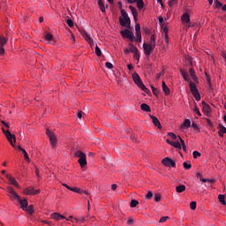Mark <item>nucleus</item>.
Instances as JSON below:
<instances>
[{
	"mask_svg": "<svg viewBox=\"0 0 226 226\" xmlns=\"http://www.w3.org/2000/svg\"><path fill=\"white\" fill-rule=\"evenodd\" d=\"M155 47H156V36L154 34H152L150 36L149 43L147 42L143 43V50L147 57H149L151 54H153Z\"/></svg>",
	"mask_w": 226,
	"mask_h": 226,
	"instance_id": "f257e3e1",
	"label": "nucleus"
},
{
	"mask_svg": "<svg viewBox=\"0 0 226 226\" xmlns=\"http://www.w3.org/2000/svg\"><path fill=\"white\" fill-rule=\"evenodd\" d=\"M74 155L79 158L78 162L79 163L81 169H84L87 165V159L84 152L78 150L75 152Z\"/></svg>",
	"mask_w": 226,
	"mask_h": 226,
	"instance_id": "f03ea898",
	"label": "nucleus"
},
{
	"mask_svg": "<svg viewBox=\"0 0 226 226\" xmlns=\"http://www.w3.org/2000/svg\"><path fill=\"white\" fill-rule=\"evenodd\" d=\"M132 79L134 80V83L139 87L140 90L144 91V93H147L149 90L146 87V85H144V82H142V79H140V76L139 73L135 72L132 74Z\"/></svg>",
	"mask_w": 226,
	"mask_h": 226,
	"instance_id": "7ed1b4c3",
	"label": "nucleus"
},
{
	"mask_svg": "<svg viewBox=\"0 0 226 226\" xmlns=\"http://www.w3.org/2000/svg\"><path fill=\"white\" fill-rule=\"evenodd\" d=\"M189 87L192 96H194L196 102H200V93H199V88L192 81H190Z\"/></svg>",
	"mask_w": 226,
	"mask_h": 226,
	"instance_id": "20e7f679",
	"label": "nucleus"
},
{
	"mask_svg": "<svg viewBox=\"0 0 226 226\" xmlns=\"http://www.w3.org/2000/svg\"><path fill=\"white\" fill-rule=\"evenodd\" d=\"M3 133L5 135L7 140H9L11 146H12V147H15V144H13V142H17V138L15 137L14 134H11V132H10L8 130L5 131L4 128H2Z\"/></svg>",
	"mask_w": 226,
	"mask_h": 226,
	"instance_id": "39448f33",
	"label": "nucleus"
},
{
	"mask_svg": "<svg viewBox=\"0 0 226 226\" xmlns=\"http://www.w3.org/2000/svg\"><path fill=\"white\" fill-rule=\"evenodd\" d=\"M79 31L80 34H82V36L86 40V41H87V43H89L90 47H94V41H93V39L91 38V36H89L88 34L86 33V30H84L82 28H79Z\"/></svg>",
	"mask_w": 226,
	"mask_h": 226,
	"instance_id": "423d86ee",
	"label": "nucleus"
},
{
	"mask_svg": "<svg viewBox=\"0 0 226 226\" xmlns=\"http://www.w3.org/2000/svg\"><path fill=\"white\" fill-rule=\"evenodd\" d=\"M46 135H48L49 142L53 147L56 146V144H57V138L56 137V134H54V132L47 129Z\"/></svg>",
	"mask_w": 226,
	"mask_h": 226,
	"instance_id": "0eeeda50",
	"label": "nucleus"
},
{
	"mask_svg": "<svg viewBox=\"0 0 226 226\" xmlns=\"http://www.w3.org/2000/svg\"><path fill=\"white\" fill-rule=\"evenodd\" d=\"M23 193L25 195H38V193H40V189L38 190H34V187L30 186V187H26Z\"/></svg>",
	"mask_w": 226,
	"mask_h": 226,
	"instance_id": "6e6552de",
	"label": "nucleus"
},
{
	"mask_svg": "<svg viewBox=\"0 0 226 226\" xmlns=\"http://www.w3.org/2000/svg\"><path fill=\"white\" fill-rule=\"evenodd\" d=\"M162 163L165 167H169V168L176 167V162H174V160L170 159V157H166V158L162 159Z\"/></svg>",
	"mask_w": 226,
	"mask_h": 226,
	"instance_id": "1a4fd4ad",
	"label": "nucleus"
},
{
	"mask_svg": "<svg viewBox=\"0 0 226 226\" xmlns=\"http://www.w3.org/2000/svg\"><path fill=\"white\" fill-rule=\"evenodd\" d=\"M121 34L122 36H124V38H128L129 40H131V41H133V40H135V35L128 29L121 31Z\"/></svg>",
	"mask_w": 226,
	"mask_h": 226,
	"instance_id": "9d476101",
	"label": "nucleus"
},
{
	"mask_svg": "<svg viewBox=\"0 0 226 226\" xmlns=\"http://www.w3.org/2000/svg\"><path fill=\"white\" fill-rule=\"evenodd\" d=\"M135 31H136V41L137 43H140V41H142V34L140 33V24H137L135 26Z\"/></svg>",
	"mask_w": 226,
	"mask_h": 226,
	"instance_id": "9b49d317",
	"label": "nucleus"
},
{
	"mask_svg": "<svg viewBox=\"0 0 226 226\" xmlns=\"http://www.w3.org/2000/svg\"><path fill=\"white\" fill-rule=\"evenodd\" d=\"M119 23L122 27H130V24H132V20L129 18V20L126 19L119 18Z\"/></svg>",
	"mask_w": 226,
	"mask_h": 226,
	"instance_id": "f8f14e48",
	"label": "nucleus"
},
{
	"mask_svg": "<svg viewBox=\"0 0 226 226\" xmlns=\"http://www.w3.org/2000/svg\"><path fill=\"white\" fill-rule=\"evenodd\" d=\"M15 200H18L19 204H20L23 211L26 210V207H27L28 205L27 200H22L20 196H19V198H16Z\"/></svg>",
	"mask_w": 226,
	"mask_h": 226,
	"instance_id": "ddd939ff",
	"label": "nucleus"
},
{
	"mask_svg": "<svg viewBox=\"0 0 226 226\" xmlns=\"http://www.w3.org/2000/svg\"><path fill=\"white\" fill-rule=\"evenodd\" d=\"M150 117L152 119V123L154 126H156V128H158L159 130H161L162 128V124L160 123V120H158V118L153 115H150Z\"/></svg>",
	"mask_w": 226,
	"mask_h": 226,
	"instance_id": "4468645a",
	"label": "nucleus"
},
{
	"mask_svg": "<svg viewBox=\"0 0 226 226\" xmlns=\"http://www.w3.org/2000/svg\"><path fill=\"white\" fill-rule=\"evenodd\" d=\"M6 177L11 185L19 188V183H17V179H15V177H11L10 174H6Z\"/></svg>",
	"mask_w": 226,
	"mask_h": 226,
	"instance_id": "2eb2a0df",
	"label": "nucleus"
},
{
	"mask_svg": "<svg viewBox=\"0 0 226 226\" xmlns=\"http://www.w3.org/2000/svg\"><path fill=\"white\" fill-rule=\"evenodd\" d=\"M202 111L205 114H209V112H211V106L206 103V102H202Z\"/></svg>",
	"mask_w": 226,
	"mask_h": 226,
	"instance_id": "dca6fc26",
	"label": "nucleus"
},
{
	"mask_svg": "<svg viewBox=\"0 0 226 226\" xmlns=\"http://www.w3.org/2000/svg\"><path fill=\"white\" fill-rule=\"evenodd\" d=\"M51 218L53 220H56V222H59V220H61V219L64 220L66 217H64V215H62L59 213H53V214H51Z\"/></svg>",
	"mask_w": 226,
	"mask_h": 226,
	"instance_id": "f3484780",
	"label": "nucleus"
},
{
	"mask_svg": "<svg viewBox=\"0 0 226 226\" xmlns=\"http://www.w3.org/2000/svg\"><path fill=\"white\" fill-rule=\"evenodd\" d=\"M162 91L164 92L166 96H169V94H170V88H169L167 84H165V81L162 82Z\"/></svg>",
	"mask_w": 226,
	"mask_h": 226,
	"instance_id": "a211bd4d",
	"label": "nucleus"
},
{
	"mask_svg": "<svg viewBox=\"0 0 226 226\" xmlns=\"http://www.w3.org/2000/svg\"><path fill=\"white\" fill-rule=\"evenodd\" d=\"M129 9L131 10V11L132 13V17H133L134 20H136L137 17H139V12H137V9L132 5L129 6Z\"/></svg>",
	"mask_w": 226,
	"mask_h": 226,
	"instance_id": "6ab92c4d",
	"label": "nucleus"
},
{
	"mask_svg": "<svg viewBox=\"0 0 226 226\" xmlns=\"http://www.w3.org/2000/svg\"><path fill=\"white\" fill-rule=\"evenodd\" d=\"M190 126H192V121H190V119H185L184 121V123L182 124L181 128L188 129V128H190Z\"/></svg>",
	"mask_w": 226,
	"mask_h": 226,
	"instance_id": "aec40b11",
	"label": "nucleus"
},
{
	"mask_svg": "<svg viewBox=\"0 0 226 226\" xmlns=\"http://www.w3.org/2000/svg\"><path fill=\"white\" fill-rule=\"evenodd\" d=\"M186 190V186L185 185H180L176 187L177 193H183Z\"/></svg>",
	"mask_w": 226,
	"mask_h": 226,
	"instance_id": "412c9836",
	"label": "nucleus"
},
{
	"mask_svg": "<svg viewBox=\"0 0 226 226\" xmlns=\"http://www.w3.org/2000/svg\"><path fill=\"white\" fill-rule=\"evenodd\" d=\"M7 190L9 192V193L11 195H14V199H19V194H17V192H15V190L13 189V187L11 186H9L7 187Z\"/></svg>",
	"mask_w": 226,
	"mask_h": 226,
	"instance_id": "4be33fe9",
	"label": "nucleus"
},
{
	"mask_svg": "<svg viewBox=\"0 0 226 226\" xmlns=\"http://www.w3.org/2000/svg\"><path fill=\"white\" fill-rule=\"evenodd\" d=\"M180 72H181V75H182L184 80L188 82V80H190V76L188 75V72L185 70H181Z\"/></svg>",
	"mask_w": 226,
	"mask_h": 226,
	"instance_id": "5701e85b",
	"label": "nucleus"
},
{
	"mask_svg": "<svg viewBox=\"0 0 226 226\" xmlns=\"http://www.w3.org/2000/svg\"><path fill=\"white\" fill-rule=\"evenodd\" d=\"M68 190H70L71 192H74V193H79V194L84 193V191H82V189H79L78 187H68Z\"/></svg>",
	"mask_w": 226,
	"mask_h": 226,
	"instance_id": "b1692460",
	"label": "nucleus"
},
{
	"mask_svg": "<svg viewBox=\"0 0 226 226\" xmlns=\"http://www.w3.org/2000/svg\"><path fill=\"white\" fill-rule=\"evenodd\" d=\"M140 109H141V110H144V112H151V108L149 107V105H147L146 103H142L140 105Z\"/></svg>",
	"mask_w": 226,
	"mask_h": 226,
	"instance_id": "393cba45",
	"label": "nucleus"
},
{
	"mask_svg": "<svg viewBox=\"0 0 226 226\" xmlns=\"http://www.w3.org/2000/svg\"><path fill=\"white\" fill-rule=\"evenodd\" d=\"M8 43V39L3 35H0V47H4Z\"/></svg>",
	"mask_w": 226,
	"mask_h": 226,
	"instance_id": "a878e982",
	"label": "nucleus"
},
{
	"mask_svg": "<svg viewBox=\"0 0 226 226\" xmlns=\"http://www.w3.org/2000/svg\"><path fill=\"white\" fill-rule=\"evenodd\" d=\"M182 22H185V24H188V22H190V15L188 13H185L182 15Z\"/></svg>",
	"mask_w": 226,
	"mask_h": 226,
	"instance_id": "bb28decb",
	"label": "nucleus"
},
{
	"mask_svg": "<svg viewBox=\"0 0 226 226\" xmlns=\"http://www.w3.org/2000/svg\"><path fill=\"white\" fill-rule=\"evenodd\" d=\"M34 205H30V206L26 207L25 208V210H23V211H27V213H29V215H33V213H34Z\"/></svg>",
	"mask_w": 226,
	"mask_h": 226,
	"instance_id": "cd10ccee",
	"label": "nucleus"
},
{
	"mask_svg": "<svg viewBox=\"0 0 226 226\" xmlns=\"http://www.w3.org/2000/svg\"><path fill=\"white\" fill-rule=\"evenodd\" d=\"M129 47H130V52H132V54H135L136 52H139V49H137V47H135L133 45V43H130L129 44Z\"/></svg>",
	"mask_w": 226,
	"mask_h": 226,
	"instance_id": "c85d7f7f",
	"label": "nucleus"
},
{
	"mask_svg": "<svg viewBox=\"0 0 226 226\" xmlns=\"http://www.w3.org/2000/svg\"><path fill=\"white\" fill-rule=\"evenodd\" d=\"M98 6L101 11L105 12V5L103 4V0H98Z\"/></svg>",
	"mask_w": 226,
	"mask_h": 226,
	"instance_id": "c756f323",
	"label": "nucleus"
},
{
	"mask_svg": "<svg viewBox=\"0 0 226 226\" xmlns=\"http://www.w3.org/2000/svg\"><path fill=\"white\" fill-rule=\"evenodd\" d=\"M218 199H219V202H221V204H222V206H226L225 195L219 194Z\"/></svg>",
	"mask_w": 226,
	"mask_h": 226,
	"instance_id": "7c9ffc66",
	"label": "nucleus"
},
{
	"mask_svg": "<svg viewBox=\"0 0 226 226\" xmlns=\"http://www.w3.org/2000/svg\"><path fill=\"white\" fill-rule=\"evenodd\" d=\"M164 34V41L166 43H169V32L167 31V27L163 29Z\"/></svg>",
	"mask_w": 226,
	"mask_h": 226,
	"instance_id": "2f4dec72",
	"label": "nucleus"
},
{
	"mask_svg": "<svg viewBox=\"0 0 226 226\" xmlns=\"http://www.w3.org/2000/svg\"><path fill=\"white\" fill-rule=\"evenodd\" d=\"M190 75L192 79V80H194V82L197 80V78L195 77V71L193 70V68H191L189 70Z\"/></svg>",
	"mask_w": 226,
	"mask_h": 226,
	"instance_id": "473e14b6",
	"label": "nucleus"
},
{
	"mask_svg": "<svg viewBox=\"0 0 226 226\" xmlns=\"http://www.w3.org/2000/svg\"><path fill=\"white\" fill-rule=\"evenodd\" d=\"M137 6L139 10H142L144 8V1L143 0H138L137 2Z\"/></svg>",
	"mask_w": 226,
	"mask_h": 226,
	"instance_id": "72a5a7b5",
	"label": "nucleus"
},
{
	"mask_svg": "<svg viewBox=\"0 0 226 226\" xmlns=\"http://www.w3.org/2000/svg\"><path fill=\"white\" fill-rule=\"evenodd\" d=\"M137 206H139V200H132L131 203H130V207H137Z\"/></svg>",
	"mask_w": 226,
	"mask_h": 226,
	"instance_id": "f704fd0d",
	"label": "nucleus"
},
{
	"mask_svg": "<svg viewBox=\"0 0 226 226\" xmlns=\"http://www.w3.org/2000/svg\"><path fill=\"white\" fill-rule=\"evenodd\" d=\"M76 223H86V217L75 218Z\"/></svg>",
	"mask_w": 226,
	"mask_h": 226,
	"instance_id": "c9c22d12",
	"label": "nucleus"
},
{
	"mask_svg": "<svg viewBox=\"0 0 226 226\" xmlns=\"http://www.w3.org/2000/svg\"><path fill=\"white\" fill-rule=\"evenodd\" d=\"M121 15L123 19H126V20H129L130 17H128V12H126L124 10H121Z\"/></svg>",
	"mask_w": 226,
	"mask_h": 226,
	"instance_id": "e433bc0d",
	"label": "nucleus"
},
{
	"mask_svg": "<svg viewBox=\"0 0 226 226\" xmlns=\"http://www.w3.org/2000/svg\"><path fill=\"white\" fill-rule=\"evenodd\" d=\"M171 146H173V147H176L177 149H181V143H179V141H173Z\"/></svg>",
	"mask_w": 226,
	"mask_h": 226,
	"instance_id": "4c0bfd02",
	"label": "nucleus"
},
{
	"mask_svg": "<svg viewBox=\"0 0 226 226\" xmlns=\"http://www.w3.org/2000/svg\"><path fill=\"white\" fill-rule=\"evenodd\" d=\"M183 167L185 169V170H190V169H192V165L186 162L183 163Z\"/></svg>",
	"mask_w": 226,
	"mask_h": 226,
	"instance_id": "58836bf2",
	"label": "nucleus"
},
{
	"mask_svg": "<svg viewBox=\"0 0 226 226\" xmlns=\"http://www.w3.org/2000/svg\"><path fill=\"white\" fill-rule=\"evenodd\" d=\"M190 208L192 209V211H195V209H197V202L196 201L191 202Z\"/></svg>",
	"mask_w": 226,
	"mask_h": 226,
	"instance_id": "ea45409f",
	"label": "nucleus"
},
{
	"mask_svg": "<svg viewBox=\"0 0 226 226\" xmlns=\"http://www.w3.org/2000/svg\"><path fill=\"white\" fill-rule=\"evenodd\" d=\"M45 40H47L48 41H52V40H54V36L51 34H47L45 35Z\"/></svg>",
	"mask_w": 226,
	"mask_h": 226,
	"instance_id": "a19ab883",
	"label": "nucleus"
},
{
	"mask_svg": "<svg viewBox=\"0 0 226 226\" xmlns=\"http://www.w3.org/2000/svg\"><path fill=\"white\" fill-rule=\"evenodd\" d=\"M192 155H193V158H194V159H197V158L202 156V154H200V152H199V151H194V152L192 153Z\"/></svg>",
	"mask_w": 226,
	"mask_h": 226,
	"instance_id": "79ce46f5",
	"label": "nucleus"
},
{
	"mask_svg": "<svg viewBox=\"0 0 226 226\" xmlns=\"http://www.w3.org/2000/svg\"><path fill=\"white\" fill-rule=\"evenodd\" d=\"M170 8H172L174 6V4H177V0H169L168 3Z\"/></svg>",
	"mask_w": 226,
	"mask_h": 226,
	"instance_id": "37998d69",
	"label": "nucleus"
},
{
	"mask_svg": "<svg viewBox=\"0 0 226 226\" xmlns=\"http://www.w3.org/2000/svg\"><path fill=\"white\" fill-rule=\"evenodd\" d=\"M95 54L98 57L102 56V49H100V47L98 46L95 47Z\"/></svg>",
	"mask_w": 226,
	"mask_h": 226,
	"instance_id": "c03bdc74",
	"label": "nucleus"
},
{
	"mask_svg": "<svg viewBox=\"0 0 226 226\" xmlns=\"http://www.w3.org/2000/svg\"><path fill=\"white\" fill-rule=\"evenodd\" d=\"M194 112L200 117L202 116V114L200 113V109H199V107L197 106V104L194 105Z\"/></svg>",
	"mask_w": 226,
	"mask_h": 226,
	"instance_id": "a18cd8bd",
	"label": "nucleus"
},
{
	"mask_svg": "<svg viewBox=\"0 0 226 226\" xmlns=\"http://www.w3.org/2000/svg\"><path fill=\"white\" fill-rule=\"evenodd\" d=\"M162 200V195L155 193L154 194V202H160Z\"/></svg>",
	"mask_w": 226,
	"mask_h": 226,
	"instance_id": "49530a36",
	"label": "nucleus"
},
{
	"mask_svg": "<svg viewBox=\"0 0 226 226\" xmlns=\"http://www.w3.org/2000/svg\"><path fill=\"white\" fill-rule=\"evenodd\" d=\"M146 199L147 200H151V199H153V192L149 191L146 195Z\"/></svg>",
	"mask_w": 226,
	"mask_h": 226,
	"instance_id": "de8ad7c7",
	"label": "nucleus"
},
{
	"mask_svg": "<svg viewBox=\"0 0 226 226\" xmlns=\"http://www.w3.org/2000/svg\"><path fill=\"white\" fill-rule=\"evenodd\" d=\"M168 135H169V137H170L172 139V140H176L178 139V137L176 134H174L173 132H169Z\"/></svg>",
	"mask_w": 226,
	"mask_h": 226,
	"instance_id": "09e8293b",
	"label": "nucleus"
},
{
	"mask_svg": "<svg viewBox=\"0 0 226 226\" xmlns=\"http://www.w3.org/2000/svg\"><path fill=\"white\" fill-rule=\"evenodd\" d=\"M105 66H106V68H108L109 70H112V68H114V65L112 64V63H109V62H106V63H105Z\"/></svg>",
	"mask_w": 226,
	"mask_h": 226,
	"instance_id": "8fccbe9b",
	"label": "nucleus"
},
{
	"mask_svg": "<svg viewBox=\"0 0 226 226\" xmlns=\"http://www.w3.org/2000/svg\"><path fill=\"white\" fill-rule=\"evenodd\" d=\"M23 155L26 162H29V154H27V152L26 150H23Z\"/></svg>",
	"mask_w": 226,
	"mask_h": 226,
	"instance_id": "3c124183",
	"label": "nucleus"
},
{
	"mask_svg": "<svg viewBox=\"0 0 226 226\" xmlns=\"http://www.w3.org/2000/svg\"><path fill=\"white\" fill-rule=\"evenodd\" d=\"M66 22L69 27H73L74 25H73V20H72V19H68Z\"/></svg>",
	"mask_w": 226,
	"mask_h": 226,
	"instance_id": "603ef678",
	"label": "nucleus"
},
{
	"mask_svg": "<svg viewBox=\"0 0 226 226\" xmlns=\"http://www.w3.org/2000/svg\"><path fill=\"white\" fill-rule=\"evenodd\" d=\"M169 217L168 216H163V217H162L161 219H160V223H165V222H167V219H168Z\"/></svg>",
	"mask_w": 226,
	"mask_h": 226,
	"instance_id": "864d4df0",
	"label": "nucleus"
},
{
	"mask_svg": "<svg viewBox=\"0 0 226 226\" xmlns=\"http://www.w3.org/2000/svg\"><path fill=\"white\" fill-rule=\"evenodd\" d=\"M215 7L222 8V3H220L218 0H215Z\"/></svg>",
	"mask_w": 226,
	"mask_h": 226,
	"instance_id": "5fc2aeb1",
	"label": "nucleus"
},
{
	"mask_svg": "<svg viewBox=\"0 0 226 226\" xmlns=\"http://www.w3.org/2000/svg\"><path fill=\"white\" fill-rule=\"evenodd\" d=\"M134 54V59H137V61H139V59H140V55L139 54V51H136V53Z\"/></svg>",
	"mask_w": 226,
	"mask_h": 226,
	"instance_id": "6e6d98bb",
	"label": "nucleus"
},
{
	"mask_svg": "<svg viewBox=\"0 0 226 226\" xmlns=\"http://www.w3.org/2000/svg\"><path fill=\"white\" fill-rule=\"evenodd\" d=\"M192 128H193L194 130H199V125H197V124H195V122H192Z\"/></svg>",
	"mask_w": 226,
	"mask_h": 226,
	"instance_id": "4d7b16f0",
	"label": "nucleus"
},
{
	"mask_svg": "<svg viewBox=\"0 0 226 226\" xmlns=\"http://www.w3.org/2000/svg\"><path fill=\"white\" fill-rule=\"evenodd\" d=\"M177 137H178V140H180V146H181V147H182L183 146L185 145V140H184L183 139H181L180 136H177Z\"/></svg>",
	"mask_w": 226,
	"mask_h": 226,
	"instance_id": "13d9d810",
	"label": "nucleus"
},
{
	"mask_svg": "<svg viewBox=\"0 0 226 226\" xmlns=\"http://www.w3.org/2000/svg\"><path fill=\"white\" fill-rule=\"evenodd\" d=\"M152 91H153L154 94H155V95L158 94V88L152 87Z\"/></svg>",
	"mask_w": 226,
	"mask_h": 226,
	"instance_id": "bf43d9fd",
	"label": "nucleus"
},
{
	"mask_svg": "<svg viewBox=\"0 0 226 226\" xmlns=\"http://www.w3.org/2000/svg\"><path fill=\"white\" fill-rule=\"evenodd\" d=\"M0 56H4V47H0Z\"/></svg>",
	"mask_w": 226,
	"mask_h": 226,
	"instance_id": "052dcab7",
	"label": "nucleus"
},
{
	"mask_svg": "<svg viewBox=\"0 0 226 226\" xmlns=\"http://www.w3.org/2000/svg\"><path fill=\"white\" fill-rule=\"evenodd\" d=\"M111 190H113V192L116 191V190H117V185L113 184V185H111Z\"/></svg>",
	"mask_w": 226,
	"mask_h": 226,
	"instance_id": "680f3d73",
	"label": "nucleus"
},
{
	"mask_svg": "<svg viewBox=\"0 0 226 226\" xmlns=\"http://www.w3.org/2000/svg\"><path fill=\"white\" fill-rule=\"evenodd\" d=\"M2 124H4L5 128H10V124L4 121H1Z\"/></svg>",
	"mask_w": 226,
	"mask_h": 226,
	"instance_id": "e2e57ef3",
	"label": "nucleus"
},
{
	"mask_svg": "<svg viewBox=\"0 0 226 226\" xmlns=\"http://www.w3.org/2000/svg\"><path fill=\"white\" fill-rule=\"evenodd\" d=\"M78 117L79 119H82V111L78 112Z\"/></svg>",
	"mask_w": 226,
	"mask_h": 226,
	"instance_id": "0e129e2a",
	"label": "nucleus"
},
{
	"mask_svg": "<svg viewBox=\"0 0 226 226\" xmlns=\"http://www.w3.org/2000/svg\"><path fill=\"white\" fill-rule=\"evenodd\" d=\"M132 223H133V219H129L127 221V225H132Z\"/></svg>",
	"mask_w": 226,
	"mask_h": 226,
	"instance_id": "69168bd1",
	"label": "nucleus"
},
{
	"mask_svg": "<svg viewBox=\"0 0 226 226\" xmlns=\"http://www.w3.org/2000/svg\"><path fill=\"white\" fill-rule=\"evenodd\" d=\"M207 123L208 126H213V122H211V120L207 119Z\"/></svg>",
	"mask_w": 226,
	"mask_h": 226,
	"instance_id": "338daca9",
	"label": "nucleus"
},
{
	"mask_svg": "<svg viewBox=\"0 0 226 226\" xmlns=\"http://www.w3.org/2000/svg\"><path fill=\"white\" fill-rule=\"evenodd\" d=\"M196 177H198V178H200V179H202V174L197 173V174H196Z\"/></svg>",
	"mask_w": 226,
	"mask_h": 226,
	"instance_id": "774afa93",
	"label": "nucleus"
}]
</instances>
